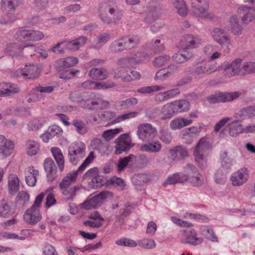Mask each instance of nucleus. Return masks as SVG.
<instances>
[{"label": "nucleus", "instance_id": "f257e3e1", "mask_svg": "<svg viewBox=\"0 0 255 255\" xmlns=\"http://www.w3.org/2000/svg\"><path fill=\"white\" fill-rule=\"evenodd\" d=\"M98 14L104 23L117 24L122 19L123 11L117 5L112 6L108 3L104 2L99 4Z\"/></svg>", "mask_w": 255, "mask_h": 255}, {"label": "nucleus", "instance_id": "f03ea898", "mask_svg": "<svg viewBox=\"0 0 255 255\" xmlns=\"http://www.w3.org/2000/svg\"><path fill=\"white\" fill-rule=\"evenodd\" d=\"M44 195L42 192L37 196L32 205L25 211L23 219L27 224L34 225L41 220L39 211Z\"/></svg>", "mask_w": 255, "mask_h": 255}, {"label": "nucleus", "instance_id": "7ed1b4c3", "mask_svg": "<svg viewBox=\"0 0 255 255\" xmlns=\"http://www.w3.org/2000/svg\"><path fill=\"white\" fill-rule=\"evenodd\" d=\"M209 0H191V15L201 18L212 19L214 15L208 12Z\"/></svg>", "mask_w": 255, "mask_h": 255}, {"label": "nucleus", "instance_id": "20e7f679", "mask_svg": "<svg viewBox=\"0 0 255 255\" xmlns=\"http://www.w3.org/2000/svg\"><path fill=\"white\" fill-rule=\"evenodd\" d=\"M95 157L94 152L93 151H91L82 164L79 166L77 170H74L69 173L63 179L60 184V187L61 189H66L72 184L74 183L77 179L78 172L83 171L85 170V168L93 161Z\"/></svg>", "mask_w": 255, "mask_h": 255}, {"label": "nucleus", "instance_id": "39448f33", "mask_svg": "<svg viewBox=\"0 0 255 255\" xmlns=\"http://www.w3.org/2000/svg\"><path fill=\"white\" fill-rule=\"evenodd\" d=\"M210 148L209 142L205 138H202L198 141L194 149L195 160L201 168H205L207 165L206 156Z\"/></svg>", "mask_w": 255, "mask_h": 255}, {"label": "nucleus", "instance_id": "423d86ee", "mask_svg": "<svg viewBox=\"0 0 255 255\" xmlns=\"http://www.w3.org/2000/svg\"><path fill=\"white\" fill-rule=\"evenodd\" d=\"M19 0H1V6L7 13L0 18L1 23L7 24L12 22L17 19V16L14 13V11L19 6Z\"/></svg>", "mask_w": 255, "mask_h": 255}, {"label": "nucleus", "instance_id": "0eeeda50", "mask_svg": "<svg viewBox=\"0 0 255 255\" xmlns=\"http://www.w3.org/2000/svg\"><path fill=\"white\" fill-rule=\"evenodd\" d=\"M41 69L37 65H25L22 69L14 70L10 72V76L19 78L22 77L25 79H34L40 75Z\"/></svg>", "mask_w": 255, "mask_h": 255}, {"label": "nucleus", "instance_id": "6e6552de", "mask_svg": "<svg viewBox=\"0 0 255 255\" xmlns=\"http://www.w3.org/2000/svg\"><path fill=\"white\" fill-rule=\"evenodd\" d=\"M97 93H85L80 96L75 93L70 95V99L74 102L79 103L83 108L92 110L95 108Z\"/></svg>", "mask_w": 255, "mask_h": 255}, {"label": "nucleus", "instance_id": "1a4fd4ad", "mask_svg": "<svg viewBox=\"0 0 255 255\" xmlns=\"http://www.w3.org/2000/svg\"><path fill=\"white\" fill-rule=\"evenodd\" d=\"M113 197V194L112 192L108 191H103L91 199L86 200L80 205V207L85 210L96 208L101 206L105 201L111 199Z\"/></svg>", "mask_w": 255, "mask_h": 255}, {"label": "nucleus", "instance_id": "9d476101", "mask_svg": "<svg viewBox=\"0 0 255 255\" xmlns=\"http://www.w3.org/2000/svg\"><path fill=\"white\" fill-rule=\"evenodd\" d=\"M223 68L225 75L229 77L255 73V65H224Z\"/></svg>", "mask_w": 255, "mask_h": 255}, {"label": "nucleus", "instance_id": "9b49d317", "mask_svg": "<svg viewBox=\"0 0 255 255\" xmlns=\"http://www.w3.org/2000/svg\"><path fill=\"white\" fill-rule=\"evenodd\" d=\"M86 146L81 141L75 142L69 148L68 157L71 163L76 164L86 154Z\"/></svg>", "mask_w": 255, "mask_h": 255}, {"label": "nucleus", "instance_id": "f8f14e48", "mask_svg": "<svg viewBox=\"0 0 255 255\" xmlns=\"http://www.w3.org/2000/svg\"><path fill=\"white\" fill-rule=\"evenodd\" d=\"M241 95L239 92H216L207 98V101L212 104L229 102L235 100Z\"/></svg>", "mask_w": 255, "mask_h": 255}, {"label": "nucleus", "instance_id": "ddd939ff", "mask_svg": "<svg viewBox=\"0 0 255 255\" xmlns=\"http://www.w3.org/2000/svg\"><path fill=\"white\" fill-rule=\"evenodd\" d=\"M157 133L156 129L149 123L141 124L138 126L137 135L142 141L154 138Z\"/></svg>", "mask_w": 255, "mask_h": 255}, {"label": "nucleus", "instance_id": "4468645a", "mask_svg": "<svg viewBox=\"0 0 255 255\" xmlns=\"http://www.w3.org/2000/svg\"><path fill=\"white\" fill-rule=\"evenodd\" d=\"M249 178V170L244 167L232 173L230 179L233 186L240 187L246 183Z\"/></svg>", "mask_w": 255, "mask_h": 255}, {"label": "nucleus", "instance_id": "2eb2a0df", "mask_svg": "<svg viewBox=\"0 0 255 255\" xmlns=\"http://www.w3.org/2000/svg\"><path fill=\"white\" fill-rule=\"evenodd\" d=\"M201 42L202 39L199 35L189 33L183 36L180 45L184 49H193L198 47Z\"/></svg>", "mask_w": 255, "mask_h": 255}, {"label": "nucleus", "instance_id": "dca6fc26", "mask_svg": "<svg viewBox=\"0 0 255 255\" xmlns=\"http://www.w3.org/2000/svg\"><path fill=\"white\" fill-rule=\"evenodd\" d=\"M203 241V239L202 237H197L196 232L193 229L184 230L183 237L181 239L182 243L194 246L201 244Z\"/></svg>", "mask_w": 255, "mask_h": 255}, {"label": "nucleus", "instance_id": "f3484780", "mask_svg": "<svg viewBox=\"0 0 255 255\" xmlns=\"http://www.w3.org/2000/svg\"><path fill=\"white\" fill-rule=\"evenodd\" d=\"M115 151L116 154H121L123 151L128 150L131 147V138L128 133L121 135L115 141Z\"/></svg>", "mask_w": 255, "mask_h": 255}, {"label": "nucleus", "instance_id": "a211bd4d", "mask_svg": "<svg viewBox=\"0 0 255 255\" xmlns=\"http://www.w3.org/2000/svg\"><path fill=\"white\" fill-rule=\"evenodd\" d=\"M211 34L214 41L222 46L228 47L231 44L230 38L223 29L214 28L211 30Z\"/></svg>", "mask_w": 255, "mask_h": 255}, {"label": "nucleus", "instance_id": "6ab92c4d", "mask_svg": "<svg viewBox=\"0 0 255 255\" xmlns=\"http://www.w3.org/2000/svg\"><path fill=\"white\" fill-rule=\"evenodd\" d=\"M238 13L244 24H249L255 19V7L241 6L238 9Z\"/></svg>", "mask_w": 255, "mask_h": 255}, {"label": "nucleus", "instance_id": "aec40b11", "mask_svg": "<svg viewBox=\"0 0 255 255\" xmlns=\"http://www.w3.org/2000/svg\"><path fill=\"white\" fill-rule=\"evenodd\" d=\"M15 145L14 142L7 139L4 136L0 135V157H6L13 151Z\"/></svg>", "mask_w": 255, "mask_h": 255}, {"label": "nucleus", "instance_id": "412c9836", "mask_svg": "<svg viewBox=\"0 0 255 255\" xmlns=\"http://www.w3.org/2000/svg\"><path fill=\"white\" fill-rule=\"evenodd\" d=\"M30 47V48L35 50V47L32 45L26 44L24 46H20L16 43H11L7 45L5 52L12 57H18L22 54L24 48Z\"/></svg>", "mask_w": 255, "mask_h": 255}, {"label": "nucleus", "instance_id": "4be33fe9", "mask_svg": "<svg viewBox=\"0 0 255 255\" xmlns=\"http://www.w3.org/2000/svg\"><path fill=\"white\" fill-rule=\"evenodd\" d=\"M162 148L161 142L158 140L149 141L145 143L141 144L139 146V149L142 152L149 153H158L159 152Z\"/></svg>", "mask_w": 255, "mask_h": 255}, {"label": "nucleus", "instance_id": "5701e85b", "mask_svg": "<svg viewBox=\"0 0 255 255\" xmlns=\"http://www.w3.org/2000/svg\"><path fill=\"white\" fill-rule=\"evenodd\" d=\"M147 57L145 52H137L121 58L120 62L121 64L144 62Z\"/></svg>", "mask_w": 255, "mask_h": 255}, {"label": "nucleus", "instance_id": "b1692460", "mask_svg": "<svg viewBox=\"0 0 255 255\" xmlns=\"http://www.w3.org/2000/svg\"><path fill=\"white\" fill-rule=\"evenodd\" d=\"M87 40L86 36H79L74 40L65 42V47L70 50L76 51L85 45Z\"/></svg>", "mask_w": 255, "mask_h": 255}, {"label": "nucleus", "instance_id": "393cba45", "mask_svg": "<svg viewBox=\"0 0 255 255\" xmlns=\"http://www.w3.org/2000/svg\"><path fill=\"white\" fill-rule=\"evenodd\" d=\"M193 121L184 118H176L172 120L169 124L170 128L173 130L182 128L192 124Z\"/></svg>", "mask_w": 255, "mask_h": 255}, {"label": "nucleus", "instance_id": "a878e982", "mask_svg": "<svg viewBox=\"0 0 255 255\" xmlns=\"http://www.w3.org/2000/svg\"><path fill=\"white\" fill-rule=\"evenodd\" d=\"M38 171L33 166L28 167L25 171V182L29 186H34L36 183V177L38 175Z\"/></svg>", "mask_w": 255, "mask_h": 255}, {"label": "nucleus", "instance_id": "bb28decb", "mask_svg": "<svg viewBox=\"0 0 255 255\" xmlns=\"http://www.w3.org/2000/svg\"><path fill=\"white\" fill-rule=\"evenodd\" d=\"M161 114L160 119L163 121L170 119L176 114L173 102L167 103L162 107Z\"/></svg>", "mask_w": 255, "mask_h": 255}, {"label": "nucleus", "instance_id": "cd10ccee", "mask_svg": "<svg viewBox=\"0 0 255 255\" xmlns=\"http://www.w3.org/2000/svg\"><path fill=\"white\" fill-rule=\"evenodd\" d=\"M50 150L60 170L63 171L64 168L65 161L61 149L58 147H52Z\"/></svg>", "mask_w": 255, "mask_h": 255}, {"label": "nucleus", "instance_id": "c85d7f7f", "mask_svg": "<svg viewBox=\"0 0 255 255\" xmlns=\"http://www.w3.org/2000/svg\"><path fill=\"white\" fill-rule=\"evenodd\" d=\"M8 193L10 195L15 194L19 189L18 177L15 174H10L8 177Z\"/></svg>", "mask_w": 255, "mask_h": 255}, {"label": "nucleus", "instance_id": "c756f323", "mask_svg": "<svg viewBox=\"0 0 255 255\" xmlns=\"http://www.w3.org/2000/svg\"><path fill=\"white\" fill-rule=\"evenodd\" d=\"M194 73L197 75L211 74L217 70H220L222 66L216 67L215 65H197Z\"/></svg>", "mask_w": 255, "mask_h": 255}, {"label": "nucleus", "instance_id": "7c9ffc66", "mask_svg": "<svg viewBox=\"0 0 255 255\" xmlns=\"http://www.w3.org/2000/svg\"><path fill=\"white\" fill-rule=\"evenodd\" d=\"M241 121L235 120L229 124V133L232 136H237L241 133H243V125Z\"/></svg>", "mask_w": 255, "mask_h": 255}, {"label": "nucleus", "instance_id": "2f4dec72", "mask_svg": "<svg viewBox=\"0 0 255 255\" xmlns=\"http://www.w3.org/2000/svg\"><path fill=\"white\" fill-rule=\"evenodd\" d=\"M89 75L92 79L103 80L108 78V73L105 69L94 68L89 71Z\"/></svg>", "mask_w": 255, "mask_h": 255}, {"label": "nucleus", "instance_id": "473e14b6", "mask_svg": "<svg viewBox=\"0 0 255 255\" xmlns=\"http://www.w3.org/2000/svg\"><path fill=\"white\" fill-rule=\"evenodd\" d=\"M177 69L176 65H169L167 68L160 69L157 72L154 79L155 80H163L167 77L168 74L173 72Z\"/></svg>", "mask_w": 255, "mask_h": 255}, {"label": "nucleus", "instance_id": "72a5a7b5", "mask_svg": "<svg viewBox=\"0 0 255 255\" xmlns=\"http://www.w3.org/2000/svg\"><path fill=\"white\" fill-rule=\"evenodd\" d=\"M110 39V34L105 32L101 33L94 39L93 41V47L99 49L106 44Z\"/></svg>", "mask_w": 255, "mask_h": 255}, {"label": "nucleus", "instance_id": "f704fd0d", "mask_svg": "<svg viewBox=\"0 0 255 255\" xmlns=\"http://www.w3.org/2000/svg\"><path fill=\"white\" fill-rule=\"evenodd\" d=\"M230 26L232 33L236 35L242 33L243 26L239 23V19L236 15H233L230 19Z\"/></svg>", "mask_w": 255, "mask_h": 255}, {"label": "nucleus", "instance_id": "c9c22d12", "mask_svg": "<svg viewBox=\"0 0 255 255\" xmlns=\"http://www.w3.org/2000/svg\"><path fill=\"white\" fill-rule=\"evenodd\" d=\"M66 65H62L60 67L59 77L63 79H69L74 77L77 73L79 72V70L67 69Z\"/></svg>", "mask_w": 255, "mask_h": 255}, {"label": "nucleus", "instance_id": "e433bc0d", "mask_svg": "<svg viewBox=\"0 0 255 255\" xmlns=\"http://www.w3.org/2000/svg\"><path fill=\"white\" fill-rule=\"evenodd\" d=\"M176 114L186 112L190 109V103L186 100H179L173 102Z\"/></svg>", "mask_w": 255, "mask_h": 255}, {"label": "nucleus", "instance_id": "4c0bfd02", "mask_svg": "<svg viewBox=\"0 0 255 255\" xmlns=\"http://www.w3.org/2000/svg\"><path fill=\"white\" fill-rule=\"evenodd\" d=\"M34 90L37 92H39L40 94H32L30 95L27 101L28 102H35L38 100H40L43 97V94L48 93V87H42L40 85L34 88Z\"/></svg>", "mask_w": 255, "mask_h": 255}, {"label": "nucleus", "instance_id": "58836bf2", "mask_svg": "<svg viewBox=\"0 0 255 255\" xmlns=\"http://www.w3.org/2000/svg\"><path fill=\"white\" fill-rule=\"evenodd\" d=\"M138 115V112L135 111L129 112L123 115H119L112 120L111 124L114 125L126 120L135 118Z\"/></svg>", "mask_w": 255, "mask_h": 255}, {"label": "nucleus", "instance_id": "ea45409f", "mask_svg": "<svg viewBox=\"0 0 255 255\" xmlns=\"http://www.w3.org/2000/svg\"><path fill=\"white\" fill-rule=\"evenodd\" d=\"M173 5L179 15L186 16L187 14L188 9L183 0H174Z\"/></svg>", "mask_w": 255, "mask_h": 255}, {"label": "nucleus", "instance_id": "a19ab883", "mask_svg": "<svg viewBox=\"0 0 255 255\" xmlns=\"http://www.w3.org/2000/svg\"><path fill=\"white\" fill-rule=\"evenodd\" d=\"M31 30L20 29L18 30L15 34V38L21 41H31Z\"/></svg>", "mask_w": 255, "mask_h": 255}, {"label": "nucleus", "instance_id": "79ce46f5", "mask_svg": "<svg viewBox=\"0 0 255 255\" xmlns=\"http://www.w3.org/2000/svg\"><path fill=\"white\" fill-rule=\"evenodd\" d=\"M110 49L113 52H119L126 49V44L124 37L118 39L114 41L110 45Z\"/></svg>", "mask_w": 255, "mask_h": 255}, {"label": "nucleus", "instance_id": "37998d69", "mask_svg": "<svg viewBox=\"0 0 255 255\" xmlns=\"http://www.w3.org/2000/svg\"><path fill=\"white\" fill-rule=\"evenodd\" d=\"M39 148L38 143L34 140H28L26 144L27 153L30 156L35 155L37 154Z\"/></svg>", "mask_w": 255, "mask_h": 255}, {"label": "nucleus", "instance_id": "c03bdc74", "mask_svg": "<svg viewBox=\"0 0 255 255\" xmlns=\"http://www.w3.org/2000/svg\"><path fill=\"white\" fill-rule=\"evenodd\" d=\"M46 124V122L45 120L33 119L28 122L27 127L29 130L35 131L41 128Z\"/></svg>", "mask_w": 255, "mask_h": 255}, {"label": "nucleus", "instance_id": "a18cd8bd", "mask_svg": "<svg viewBox=\"0 0 255 255\" xmlns=\"http://www.w3.org/2000/svg\"><path fill=\"white\" fill-rule=\"evenodd\" d=\"M165 89V87L162 85H153L141 87L137 90V92L142 94H150Z\"/></svg>", "mask_w": 255, "mask_h": 255}, {"label": "nucleus", "instance_id": "49530a36", "mask_svg": "<svg viewBox=\"0 0 255 255\" xmlns=\"http://www.w3.org/2000/svg\"><path fill=\"white\" fill-rule=\"evenodd\" d=\"M138 100L135 98H131L125 100L118 101L116 103L117 106L122 107L124 109H128L136 105Z\"/></svg>", "mask_w": 255, "mask_h": 255}, {"label": "nucleus", "instance_id": "de8ad7c7", "mask_svg": "<svg viewBox=\"0 0 255 255\" xmlns=\"http://www.w3.org/2000/svg\"><path fill=\"white\" fill-rule=\"evenodd\" d=\"M238 115L243 119L252 118L255 115V108L253 107L245 108L239 112Z\"/></svg>", "mask_w": 255, "mask_h": 255}, {"label": "nucleus", "instance_id": "09e8293b", "mask_svg": "<svg viewBox=\"0 0 255 255\" xmlns=\"http://www.w3.org/2000/svg\"><path fill=\"white\" fill-rule=\"evenodd\" d=\"M117 77H121L123 81L128 82L131 80L139 79L140 78V74L137 71H130V74H128L125 76L124 74H118Z\"/></svg>", "mask_w": 255, "mask_h": 255}, {"label": "nucleus", "instance_id": "8fccbe9b", "mask_svg": "<svg viewBox=\"0 0 255 255\" xmlns=\"http://www.w3.org/2000/svg\"><path fill=\"white\" fill-rule=\"evenodd\" d=\"M138 245L146 249H152L156 247V243L154 240L147 238L139 240Z\"/></svg>", "mask_w": 255, "mask_h": 255}, {"label": "nucleus", "instance_id": "3c124183", "mask_svg": "<svg viewBox=\"0 0 255 255\" xmlns=\"http://www.w3.org/2000/svg\"><path fill=\"white\" fill-rule=\"evenodd\" d=\"M149 175L145 174H139L134 175L132 178V182L136 185H141L149 180Z\"/></svg>", "mask_w": 255, "mask_h": 255}, {"label": "nucleus", "instance_id": "603ef678", "mask_svg": "<svg viewBox=\"0 0 255 255\" xmlns=\"http://www.w3.org/2000/svg\"><path fill=\"white\" fill-rule=\"evenodd\" d=\"M121 131V129L119 128L108 129L103 132L102 137L106 141H109Z\"/></svg>", "mask_w": 255, "mask_h": 255}, {"label": "nucleus", "instance_id": "864d4df0", "mask_svg": "<svg viewBox=\"0 0 255 255\" xmlns=\"http://www.w3.org/2000/svg\"><path fill=\"white\" fill-rule=\"evenodd\" d=\"M73 125L75 127L77 132L80 134H84L87 132L85 124L81 121L74 120L72 123Z\"/></svg>", "mask_w": 255, "mask_h": 255}, {"label": "nucleus", "instance_id": "5fc2aeb1", "mask_svg": "<svg viewBox=\"0 0 255 255\" xmlns=\"http://www.w3.org/2000/svg\"><path fill=\"white\" fill-rule=\"evenodd\" d=\"M202 235L208 240L213 242H218L217 237L215 235L213 230L210 228L207 227L202 231Z\"/></svg>", "mask_w": 255, "mask_h": 255}, {"label": "nucleus", "instance_id": "6e6d98bb", "mask_svg": "<svg viewBox=\"0 0 255 255\" xmlns=\"http://www.w3.org/2000/svg\"><path fill=\"white\" fill-rule=\"evenodd\" d=\"M95 108L99 106L102 109H108L110 107V103L103 99L102 95L97 93L96 98Z\"/></svg>", "mask_w": 255, "mask_h": 255}, {"label": "nucleus", "instance_id": "4d7b16f0", "mask_svg": "<svg viewBox=\"0 0 255 255\" xmlns=\"http://www.w3.org/2000/svg\"><path fill=\"white\" fill-rule=\"evenodd\" d=\"M115 244L119 246L129 247H135L137 246L135 241L128 238L119 239L116 241Z\"/></svg>", "mask_w": 255, "mask_h": 255}, {"label": "nucleus", "instance_id": "13d9d810", "mask_svg": "<svg viewBox=\"0 0 255 255\" xmlns=\"http://www.w3.org/2000/svg\"><path fill=\"white\" fill-rule=\"evenodd\" d=\"M189 181L194 186H201L203 184V177L199 172L189 177Z\"/></svg>", "mask_w": 255, "mask_h": 255}, {"label": "nucleus", "instance_id": "bf43d9fd", "mask_svg": "<svg viewBox=\"0 0 255 255\" xmlns=\"http://www.w3.org/2000/svg\"><path fill=\"white\" fill-rule=\"evenodd\" d=\"M104 184V181L102 177L98 175L93 178L88 183V186L92 188H99Z\"/></svg>", "mask_w": 255, "mask_h": 255}, {"label": "nucleus", "instance_id": "052dcab7", "mask_svg": "<svg viewBox=\"0 0 255 255\" xmlns=\"http://www.w3.org/2000/svg\"><path fill=\"white\" fill-rule=\"evenodd\" d=\"M133 156V155H129L128 156L120 158L117 164L118 170L119 171H123L127 166L128 162L130 161Z\"/></svg>", "mask_w": 255, "mask_h": 255}, {"label": "nucleus", "instance_id": "680f3d73", "mask_svg": "<svg viewBox=\"0 0 255 255\" xmlns=\"http://www.w3.org/2000/svg\"><path fill=\"white\" fill-rule=\"evenodd\" d=\"M214 180L217 183H225L226 181V173L222 169H219L216 171L214 175Z\"/></svg>", "mask_w": 255, "mask_h": 255}, {"label": "nucleus", "instance_id": "e2e57ef3", "mask_svg": "<svg viewBox=\"0 0 255 255\" xmlns=\"http://www.w3.org/2000/svg\"><path fill=\"white\" fill-rule=\"evenodd\" d=\"M11 215L10 208L5 202H2L1 206H0V217L8 218Z\"/></svg>", "mask_w": 255, "mask_h": 255}, {"label": "nucleus", "instance_id": "0e129e2a", "mask_svg": "<svg viewBox=\"0 0 255 255\" xmlns=\"http://www.w3.org/2000/svg\"><path fill=\"white\" fill-rule=\"evenodd\" d=\"M191 56L186 55L184 53H176L173 56V60L177 63V64H182L186 62L188 59L190 58Z\"/></svg>", "mask_w": 255, "mask_h": 255}, {"label": "nucleus", "instance_id": "69168bd1", "mask_svg": "<svg viewBox=\"0 0 255 255\" xmlns=\"http://www.w3.org/2000/svg\"><path fill=\"white\" fill-rule=\"evenodd\" d=\"M7 88H6V96H9L16 94L19 91V87L15 84L11 82H7Z\"/></svg>", "mask_w": 255, "mask_h": 255}, {"label": "nucleus", "instance_id": "338daca9", "mask_svg": "<svg viewBox=\"0 0 255 255\" xmlns=\"http://www.w3.org/2000/svg\"><path fill=\"white\" fill-rule=\"evenodd\" d=\"M200 130V129L195 126H193L189 128L185 129L183 131V135L185 136H192L193 134L195 135H198Z\"/></svg>", "mask_w": 255, "mask_h": 255}, {"label": "nucleus", "instance_id": "774afa93", "mask_svg": "<svg viewBox=\"0 0 255 255\" xmlns=\"http://www.w3.org/2000/svg\"><path fill=\"white\" fill-rule=\"evenodd\" d=\"M110 181L113 185L117 186L121 190H123L126 186L124 181L119 177H112L110 179Z\"/></svg>", "mask_w": 255, "mask_h": 255}]
</instances>
